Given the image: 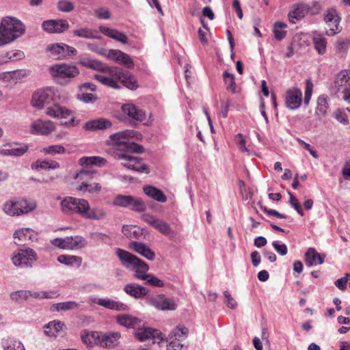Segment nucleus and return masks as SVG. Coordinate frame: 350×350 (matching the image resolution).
<instances>
[{
	"instance_id": "0e129e2a",
	"label": "nucleus",
	"mask_w": 350,
	"mask_h": 350,
	"mask_svg": "<svg viewBox=\"0 0 350 350\" xmlns=\"http://www.w3.org/2000/svg\"><path fill=\"white\" fill-rule=\"evenodd\" d=\"M96 16L99 19H109L111 17L109 10L106 8H98L94 10Z\"/></svg>"
},
{
	"instance_id": "2eb2a0df",
	"label": "nucleus",
	"mask_w": 350,
	"mask_h": 350,
	"mask_svg": "<svg viewBox=\"0 0 350 350\" xmlns=\"http://www.w3.org/2000/svg\"><path fill=\"white\" fill-rule=\"evenodd\" d=\"M142 218L146 223L152 226L163 234L168 235L172 231V228L169 224L152 215L146 213L142 215Z\"/></svg>"
},
{
	"instance_id": "b1692460",
	"label": "nucleus",
	"mask_w": 350,
	"mask_h": 350,
	"mask_svg": "<svg viewBox=\"0 0 350 350\" xmlns=\"http://www.w3.org/2000/svg\"><path fill=\"white\" fill-rule=\"evenodd\" d=\"M94 302L100 306L110 310H114L117 311H126L129 310L128 306L125 304L109 298L96 299L94 301Z\"/></svg>"
},
{
	"instance_id": "6e6d98bb",
	"label": "nucleus",
	"mask_w": 350,
	"mask_h": 350,
	"mask_svg": "<svg viewBox=\"0 0 350 350\" xmlns=\"http://www.w3.org/2000/svg\"><path fill=\"white\" fill-rule=\"evenodd\" d=\"M136 163L137 164H135V165H131L129 164V169L133 170L134 171H136V172H138L140 173H142V172H146V174L149 173V169H148V166L146 164L142 163L141 162L140 159L136 157Z\"/></svg>"
},
{
	"instance_id": "72a5a7b5",
	"label": "nucleus",
	"mask_w": 350,
	"mask_h": 350,
	"mask_svg": "<svg viewBox=\"0 0 350 350\" xmlns=\"http://www.w3.org/2000/svg\"><path fill=\"white\" fill-rule=\"evenodd\" d=\"M27 146H23L21 147H14L12 146L11 144H6L4 145L1 149H0V153L3 155L6 156H21L24 154L27 151Z\"/></svg>"
},
{
	"instance_id": "a211bd4d",
	"label": "nucleus",
	"mask_w": 350,
	"mask_h": 350,
	"mask_svg": "<svg viewBox=\"0 0 350 350\" xmlns=\"http://www.w3.org/2000/svg\"><path fill=\"white\" fill-rule=\"evenodd\" d=\"M150 304L158 310H174L177 304L172 299L167 298L164 295H159L150 299Z\"/></svg>"
},
{
	"instance_id": "c03bdc74",
	"label": "nucleus",
	"mask_w": 350,
	"mask_h": 350,
	"mask_svg": "<svg viewBox=\"0 0 350 350\" xmlns=\"http://www.w3.org/2000/svg\"><path fill=\"white\" fill-rule=\"evenodd\" d=\"M122 233L128 238H139L142 234V230L137 226L124 225L122 229Z\"/></svg>"
},
{
	"instance_id": "bf43d9fd",
	"label": "nucleus",
	"mask_w": 350,
	"mask_h": 350,
	"mask_svg": "<svg viewBox=\"0 0 350 350\" xmlns=\"http://www.w3.org/2000/svg\"><path fill=\"white\" fill-rule=\"evenodd\" d=\"M20 72L16 70L2 72L0 74V80L3 82H10L11 80L16 79Z\"/></svg>"
},
{
	"instance_id": "7ed1b4c3",
	"label": "nucleus",
	"mask_w": 350,
	"mask_h": 350,
	"mask_svg": "<svg viewBox=\"0 0 350 350\" xmlns=\"http://www.w3.org/2000/svg\"><path fill=\"white\" fill-rule=\"evenodd\" d=\"M116 254L124 267L135 272V278L142 280L147 278L149 266L146 262L120 248L116 249Z\"/></svg>"
},
{
	"instance_id": "39448f33",
	"label": "nucleus",
	"mask_w": 350,
	"mask_h": 350,
	"mask_svg": "<svg viewBox=\"0 0 350 350\" xmlns=\"http://www.w3.org/2000/svg\"><path fill=\"white\" fill-rule=\"evenodd\" d=\"M50 74L59 83H64L76 77L79 70L72 64H56L50 68Z\"/></svg>"
},
{
	"instance_id": "09e8293b",
	"label": "nucleus",
	"mask_w": 350,
	"mask_h": 350,
	"mask_svg": "<svg viewBox=\"0 0 350 350\" xmlns=\"http://www.w3.org/2000/svg\"><path fill=\"white\" fill-rule=\"evenodd\" d=\"M41 152L44 154H62L66 152V149L63 146L61 145H52L43 148Z\"/></svg>"
},
{
	"instance_id": "9d476101",
	"label": "nucleus",
	"mask_w": 350,
	"mask_h": 350,
	"mask_svg": "<svg viewBox=\"0 0 350 350\" xmlns=\"http://www.w3.org/2000/svg\"><path fill=\"white\" fill-rule=\"evenodd\" d=\"M53 244L62 249L73 250L85 247L87 241L81 236H70L64 239H55L53 241Z\"/></svg>"
},
{
	"instance_id": "a18cd8bd",
	"label": "nucleus",
	"mask_w": 350,
	"mask_h": 350,
	"mask_svg": "<svg viewBox=\"0 0 350 350\" xmlns=\"http://www.w3.org/2000/svg\"><path fill=\"white\" fill-rule=\"evenodd\" d=\"M313 43L315 49L320 55H323L326 51L327 40L321 35H315L313 37Z\"/></svg>"
},
{
	"instance_id": "412c9836",
	"label": "nucleus",
	"mask_w": 350,
	"mask_h": 350,
	"mask_svg": "<svg viewBox=\"0 0 350 350\" xmlns=\"http://www.w3.org/2000/svg\"><path fill=\"white\" fill-rule=\"evenodd\" d=\"M109 59H114L119 63H122L127 68H133L134 63L129 55L119 50L111 49L108 51L106 55Z\"/></svg>"
},
{
	"instance_id": "bb28decb",
	"label": "nucleus",
	"mask_w": 350,
	"mask_h": 350,
	"mask_svg": "<svg viewBox=\"0 0 350 350\" xmlns=\"http://www.w3.org/2000/svg\"><path fill=\"white\" fill-rule=\"evenodd\" d=\"M14 237L18 240V243H16V244L21 245L23 243L26 244L36 239V234L30 228H21L14 232Z\"/></svg>"
},
{
	"instance_id": "f03ea898",
	"label": "nucleus",
	"mask_w": 350,
	"mask_h": 350,
	"mask_svg": "<svg viewBox=\"0 0 350 350\" xmlns=\"http://www.w3.org/2000/svg\"><path fill=\"white\" fill-rule=\"evenodd\" d=\"M141 137L142 135L137 131L124 130L111 135L109 139L111 145L114 146L117 150L124 152L142 153L144 152L142 146L129 142V139H138Z\"/></svg>"
},
{
	"instance_id": "338daca9",
	"label": "nucleus",
	"mask_w": 350,
	"mask_h": 350,
	"mask_svg": "<svg viewBox=\"0 0 350 350\" xmlns=\"http://www.w3.org/2000/svg\"><path fill=\"white\" fill-rule=\"evenodd\" d=\"M79 306V304L75 301H66V302L59 303L57 304V310H67L77 308Z\"/></svg>"
},
{
	"instance_id": "5fc2aeb1",
	"label": "nucleus",
	"mask_w": 350,
	"mask_h": 350,
	"mask_svg": "<svg viewBox=\"0 0 350 350\" xmlns=\"http://www.w3.org/2000/svg\"><path fill=\"white\" fill-rule=\"evenodd\" d=\"M144 280L146 281L145 284L148 285H150L154 287L164 286V282L152 274L148 273L147 275V278Z\"/></svg>"
},
{
	"instance_id": "f8f14e48",
	"label": "nucleus",
	"mask_w": 350,
	"mask_h": 350,
	"mask_svg": "<svg viewBox=\"0 0 350 350\" xmlns=\"http://www.w3.org/2000/svg\"><path fill=\"white\" fill-rule=\"evenodd\" d=\"M46 51L50 53V56L54 59H64L68 57L75 55L77 50L64 43H56L49 45Z\"/></svg>"
},
{
	"instance_id": "79ce46f5",
	"label": "nucleus",
	"mask_w": 350,
	"mask_h": 350,
	"mask_svg": "<svg viewBox=\"0 0 350 350\" xmlns=\"http://www.w3.org/2000/svg\"><path fill=\"white\" fill-rule=\"evenodd\" d=\"M223 79L226 90L232 94L236 93L237 85L234 75L228 71H224L223 73Z\"/></svg>"
},
{
	"instance_id": "c9c22d12",
	"label": "nucleus",
	"mask_w": 350,
	"mask_h": 350,
	"mask_svg": "<svg viewBox=\"0 0 350 350\" xmlns=\"http://www.w3.org/2000/svg\"><path fill=\"white\" fill-rule=\"evenodd\" d=\"M100 335V332H90L86 329L83 330L81 332V338L83 342L89 346H92L94 345H98Z\"/></svg>"
},
{
	"instance_id": "8fccbe9b",
	"label": "nucleus",
	"mask_w": 350,
	"mask_h": 350,
	"mask_svg": "<svg viewBox=\"0 0 350 350\" xmlns=\"http://www.w3.org/2000/svg\"><path fill=\"white\" fill-rule=\"evenodd\" d=\"M144 325L139 327V329H136L137 331L135 333L136 338L143 342L151 337V329L148 327H143Z\"/></svg>"
},
{
	"instance_id": "603ef678",
	"label": "nucleus",
	"mask_w": 350,
	"mask_h": 350,
	"mask_svg": "<svg viewBox=\"0 0 350 350\" xmlns=\"http://www.w3.org/2000/svg\"><path fill=\"white\" fill-rule=\"evenodd\" d=\"M54 27V33H61L68 29L69 23L64 19L55 20Z\"/></svg>"
},
{
	"instance_id": "9b49d317",
	"label": "nucleus",
	"mask_w": 350,
	"mask_h": 350,
	"mask_svg": "<svg viewBox=\"0 0 350 350\" xmlns=\"http://www.w3.org/2000/svg\"><path fill=\"white\" fill-rule=\"evenodd\" d=\"M46 114L52 118H58L65 120L62 122V124H71L75 122L72 111L59 104L50 105L46 107Z\"/></svg>"
},
{
	"instance_id": "2f4dec72",
	"label": "nucleus",
	"mask_w": 350,
	"mask_h": 350,
	"mask_svg": "<svg viewBox=\"0 0 350 350\" xmlns=\"http://www.w3.org/2000/svg\"><path fill=\"white\" fill-rule=\"evenodd\" d=\"M99 30L101 33H103L104 35L113 38L117 41H119L122 43H126L128 41L127 36L124 34L122 32H120L119 31L116 29H113L109 27H107L103 25H100L99 27Z\"/></svg>"
},
{
	"instance_id": "49530a36",
	"label": "nucleus",
	"mask_w": 350,
	"mask_h": 350,
	"mask_svg": "<svg viewBox=\"0 0 350 350\" xmlns=\"http://www.w3.org/2000/svg\"><path fill=\"white\" fill-rule=\"evenodd\" d=\"M114 157L116 159L124 161L122 164L127 168H129V164L131 165H135V164H137L136 163V157L129 155L128 152L115 153Z\"/></svg>"
},
{
	"instance_id": "cd10ccee",
	"label": "nucleus",
	"mask_w": 350,
	"mask_h": 350,
	"mask_svg": "<svg viewBox=\"0 0 350 350\" xmlns=\"http://www.w3.org/2000/svg\"><path fill=\"white\" fill-rule=\"evenodd\" d=\"M124 291L130 296L136 299L141 298L147 295L148 290L137 284L131 283L124 286Z\"/></svg>"
},
{
	"instance_id": "3c124183",
	"label": "nucleus",
	"mask_w": 350,
	"mask_h": 350,
	"mask_svg": "<svg viewBox=\"0 0 350 350\" xmlns=\"http://www.w3.org/2000/svg\"><path fill=\"white\" fill-rule=\"evenodd\" d=\"M81 64L85 67L99 70L100 72L105 66L103 64L96 59H85L81 61Z\"/></svg>"
},
{
	"instance_id": "7c9ffc66",
	"label": "nucleus",
	"mask_w": 350,
	"mask_h": 350,
	"mask_svg": "<svg viewBox=\"0 0 350 350\" xmlns=\"http://www.w3.org/2000/svg\"><path fill=\"white\" fill-rule=\"evenodd\" d=\"M111 123L109 120L105 118H99L87 122L83 129L86 131H94L96 130H103L111 127Z\"/></svg>"
},
{
	"instance_id": "4c0bfd02",
	"label": "nucleus",
	"mask_w": 350,
	"mask_h": 350,
	"mask_svg": "<svg viewBox=\"0 0 350 350\" xmlns=\"http://www.w3.org/2000/svg\"><path fill=\"white\" fill-rule=\"evenodd\" d=\"M97 31L88 27H81L72 31V35L75 37L87 38V39H98Z\"/></svg>"
},
{
	"instance_id": "423d86ee",
	"label": "nucleus",
	"mask_w": 350,
	"mask_h": 350,
	"mask_svg": "<svg viewBox=\"0 0 350 350\" xmlns=\"http://www.w3.org/2000/svg\"><path fill=\"white\" fill-rule=\"evenodd\" d=\"M120 76H122V68L105 66L99 74L94 75V78L104 85L118 89L120 88Z\"/></svg>"
},
{
	"instance_id": "20e7f679",
	"label": "nucleus",
	"mask_w": 350,
	"mask_h": 350,
	"mask_svg": "<svg viewBox=\"0 0 350 350\" xmlns=\"http://www.w3.org/2000/svg\"><path fill=\"white\" fill-rule=\"evenodd\" d=\"M25 25L18 18L5 16L0 23V36L6 44L12 43L25 33Z\"/></svg>"
},
{
	"instance_id": "f257e3e1",
	"label": "nucleus",
	"mask_w": 350,
	"mask_h": 350,
	"mask_svg": "<svg viewBox=\"0 0 350 350\" xmlns=\"http://www.w3.org/2000/svg\"><path fill=\"white\" fill-rule=\"evenodd\" d=\"M62 211L64 213H75L88 219L100 220L104 219L107 213L100 207L90 208L88 200L81 198L68 197L62 202Z\"/></svg>"
},
{
	"instance_id": "5701e85b",
	"label": "nucleus",
	"mask_w": 350,
	"mask_h": 350,
	"mask_svg": "<svg viewBox=\"0 0 350 350\" xmlns=\"http://www.w3.org/2000/svg\"><path fill=\"white\" fill-rule=\"evenodd\" d=\"M122 109L125 115L133 120L140 122L146 120V116L144 111L133 104H124L122 105Z\"/></svg>"
},
{
	"instance_id": "680f3d73",
	"label": "nucleus",
	"mask_w": 350,
	"mask_h": 350,
	"mask_svg": "<svg viewBox=\"0 0 350 350\" xmlns=\"http://www.w3.org/2000/svg\"><path fill=\"white\" fill-rule=\"evenodd\" d=\"M224 296L225 298L224 303L226 304V306L230 309H235L237 306V302L234 298L232 297L230 293L228 291H226L224 293Z\"/></svg>"
},
{
	"instance_id": "69168bd1",
	"label": "nucleus",
	"mask_w": 350,
	"mask_h": 350,
	"mask_svg": "<svg viewBox=\"0 0 350 350\" xmlns=\"http://www.w3.org/2000/svg\"><path fill=\"white\" fill-rule=\"evenodd\" d=\"M340 21V18L338 16L337 12L334 8H329L326 11L325 14V22H332V21Z\"/></svg>"
},
{
	"instance_id": "a878e982",
	"label": "nucleus",
	"mask_w": 350,
	"mask_h": 350,
	"mask_svg": "<svg viewBox=\"0 0 350 350\" xmlns=\"http://www.w3.org/2000/svg\"><path fill=\"white\" fill-rule=\"evenodd\" d=\"M117 322L127 328L139 329L143 325L141 319L129 314H121L117 317Z\"/></svg>"
},
{
	"instance_id": "0eeeda50",
	"label": "nucleus",
	"mask_w": 350,
	"mask_h": 350,
	"mask_svg": "<svg viewBox=\"0 0 350 350\" xmlns=\"http://www.w3.org/2000/svg\"><path fill=\"white\" fill-rule=\"evenodd\" d=\"M35 208V203L29 202L23 199L18 201L10 200L3 205L4 212L10 216L25 214L33 211Z\"/></svg>"
},
{
	"instance_id": "774afa93",
	"label": "nucleus",
	"mask_w": 350,
	"mask_h": 350,
	"mask_svg": "<svg viewBox=\"0 0 350 350\" xmlns=\"http://www.w3.org/2000/svg\"><path fill=\"white\" fill-rule=\"evenodd\" d=\"M272 245L275 251L281 256H284L288 252L287 247L285 244H279L278 241H273Z\"/></svg>"
},
{
	"instance_id": "13d9d810",
	"label": "nucleus",
	"mask_w": 350,
	"mask_h": 350,
	"mask_svg": "<svg viewBox=\"0 0 350 350\" xmlns=\"http://www.w3.org/2000/svg\"><path fill=\"white\" fill-rule=\"evenodd\" d=\"M313 91V83L310 79L306 81L305 88V95H304V103L308 105L311 98L312 93Z\"/></svg>"
},
{
	"instance_id": "37998d69",
	"label": "nucleus",
	"mask_w": 350,
	"mask_h": 350,
	"mask_svg": "<svg viewBox=\"0 0 350 350\" xmlns=\"http://www.w3.org/2000/svg\"><path fill=\"white\" fill-rule=\"evenodd\" d=\"M328 109V103L327 96L325 95L320 96L317 99V107L315 113L318 116L324 117L327 113Z\"/></svg>"
},
{
	"instance_id": "6e6552de",
	"label": "nucleus",
	"mask_w": 350,
	"mask_h": 350,
	"mask_svg": "<svg viewBox=\"0 0 350 350\" xmlns=\"http://www.w3.org/2000/svg\"><path fill=\"white\" fill-rule=\"evenodd\" d=\"M55 93L52 88H46L36 91L31 98V104L33 107L42 109L52 105L55 101Z\"/></svg>"
},
{
	"instance_id": "393cba45",
	"label": "nucleus",
	"mask_w": 350,
	"mask_h": 350,
	"mask_svg": "<svg viewBox=\"0 0 350 350\" xmlns=\"http://www.w3.org/2000/svg\"><path fill=\"white\" fill-rule=\"evenodd\" d=\"M94 302L100 306L110 310H114L117 311H126L129 310L128 306L125 304L109 298L96 299L94 301Z\"/></svg>"
},
{
	"instance_id": "6ab92c4d",
	"label": "nucleus",
	"mask_w": 350,
	"mask_h": 350,
	"mask_svg": "<svg viewBox=\"0 0 350 350\" xmlns=\"http://www.w3.org/2000/svg\"><path fill=\"white\" fill-rule=\"evenodd\" d=\"M30 129L32 134L47 135L55 130V126L51 121L37 120L31 124Z\"/></svg>"
},
{
	"instance_id": "052dcab7",
	"label": "nucleus",
	"mask_w": 350,
	"mask_h": 350,
	"mask_svg": "<svg viewBox=\"0 0 350 350\" xmlns=\"http://www.w3.org/2000/svg\"><path fill=\"white\" fill-rule=\"evenodd\" d=\"M78 99L85 103H94L97 100V96L91 93L81 92L77 95Z\"/></svg>"
},
{
	"instance_id": "e2e57ef3",
	"label": "nucleus",
	"mask_w": 350,
	"mask_h": 350,
	"mask_svg": "<svg viewBox=\"0 0 350 350\" xmlns=\"http://www.w3.org/2000/svg\"><path fill=\"white\" fill-rule=\"evenodd\" d=\"M57 8L62 12H69L74 9V5L70 1L62 0L57 3Z\"/></svg>"
},
{
	"instance_id": "ea45409f",
	"label": "nucleus",
	"mask_w": 350,
	"mask_h": 350,
	"mask_svg": "<svg viewBox=\"0 0 350 350\" xmlns=\"http://www.w3.org/2000/svg\"><path fill=\"white\" fill-rule=\"evenodd\" d=\"M121 79L120 83L124 86L126 87L130 90H135L137 88L138 85L137 80L131 73L128 71H124L122 70V76H120Z\"/></svg>"
},
{
	"instance_id": "4468645a",
	"label": "nucleus",
	"mask_w": 350,
	"mask_h": 350,
	"mask_svg": "<svg viewBox=\"0 0 350 350\" xmlns=\"http://www.w3.org/2000/svg\"><path fill=\"white\" fill-rule=\"evenodd\" d=\"M98 176L97 172L89 170H81L80 172L76 173L74 178L77 180L78 183H81V184L77 187V189L82 191L85 189H88V187H91L90 182Z\"/></svg>"
},
{
	"instance_id": "dca6fc26",
	"label": "nucleus",
	"mask_w": 350,
	"mask_h": 350,
	"mask_svg": "<svg viewBox=\"0 0 350 350\" xmlns=\"http://www.w3.org/2000/svg\"><path fill=\"white\" fill-rule=\"evenodd\" d=\"M302 102V92L299 88H292L286 92L285 104L290 109H298Z\"/></svg>"
},
{
	"instance_id": "1a4fd4ad",
	"label": "nucleus",
	"mask_w": 350,
	"mask_h": 350,
	"mask_svg": "<svg viewBox=\"0 0 350 350\" xmlns=\"http://www.w3.org/2000/svg\"><path fill=\"white\" fill-rule=\"evenodd\" d=\"M113 205L128 208L131 211L137 212H143L146 208L142 199L124 195H118L116 196L113 200Z\"/></svg>"
},
{
	"instance_id": "f704fd0d",
	"label": "nucleus",
	"mask_w": 350,
	"mask_h": 350,
	"mask_svg": "<svg viewBox=\"0 0 350 350\" xmlns=\"http://www.w3.org/2000/svg\"><path fill=\"white\" fill-rule=\"evenodd\" d=\"M144 192L148 197L160 202H165L167 201V197L164 193L153 186H145L144 187Z\"/></svg>"
},
{
	"instance_id": "f3484780",
	"label": "nucleus",
	"mask_w": 350,
	"mask_h": 350,
	"mask_svg": "<svg viewBox=\"0 0 350 350\" xmlns=\"http://www.w3.org/2000/svg\"><path fill=\"white\" fill-rule=\"evenodd\" d=\"M42 295L40 296L39 293H32L29 291H18L16 292H14L11 293L10 297L12 300H14L17 302H21L24 299H27L29 297H34L36 298H46V299H53L57 295L56 292H42Z\"/></svg>"
},
{
	"instance_id": "58836bf2",
	"label": "nucleus",
	"mask_w": 350,
	"mask_h": 350,
	"mask_svg": "<svg viewBox=\"0 0 350 350\" xmlns=\"http://www.w3.org/2000/svg\"><path fill=\"white\" fill-rule=\"evenodd\" d=\"M79 162L81 165H94L97 166H103L107 163V160L105 158L98 156L83 157L79 159Z\"/></svg>"
},
{
	"instance_id": "ddd939ff",
	"label": "nucleus",
	"mask_w": 350,
	"mask_h": 350,
	"mask_svg": "<svg viewBox=\"0 0 350 350\" xmlns=\"http://www.w3.org/2000/svg\"><path fill=\"white\" fill-rule=\"evenodd\" d=\"M36 260V252L30 248L19 249L12 257V262L16 266L27 267Z\"/></svg>"
},
{
	"instance_id": "4d7b16f0",
	"label": "nucleus",
	"mask_w": 350,
	"mask_h": 350,
	"mask_svg": "<svg viewBox=\"0 0 350 350\" xmlns=\"http://www.w3.org/2000/svg\"><path fill=\"white\" fill-rule=\"evenodd\" d=\"M336 49L340 53H345L350 47V38L339 39L336 42Z\"/></svg>"
},
{
	"instance_id": "c85d7f7f",
	"label": "nucleus",
	"mask_w": 350,
	"mask_h": 350,
	"mask_svg": "<svg viewBox=\"0 0 350 350\" xmlns=\"http://www.w3.org/2000/svg\"><path fill=\"white\" fill-rule=\"evenodd\" d=\"M44 327L45 334L51 337H56L60 332H64L66 328L65 323L60 321H51Z\"/></svg>"
},
{
	"instance_id": "a19ab883",
	"label": "nucleus",
	"mask_w": 350,
	"mask_h": 350,
	"mask_svg": "<svg viewBox=\"0 0 350 350\" xmlns=\"http://www.w3.org/2000/svg\"><path fill=\"white\" fill-rule=\"evenodd\" d=\"M2 345L4 350H25L21 342L12 338L3 339Z\"/></svg>"
},
{
	"instance_id": "aec40b11",
	"label": "nucleus",
	"mask_w": 350,
	"mask_h": 350,
	"mask_svg": "<svg viewBox=\"0 0 350 350\" xmlns=\"http://www.w3.org/2000/svg\"><path fill=\"white\" fill-rule=\"evenodd\" d=\"M129 248L148 260H152L155 258L154 252L144 243L132 241L129 243Z\"/></svg>"
},
{
	"instance_id": "864d4df0",
	"label": "nucleus",
	"mask_w": 350,
	"mask_h": 350,
	"mask_svg": "<svg viewBox=\"0 0 350 350\" xmlns=\"http://www.w3.org/2000/svg\"><path fill=\"white\" fill-rule=\"evenodd\" d=\"M340 21H332V22H325L329 29H326V34L327 36H334L341 31L339 27Z\"/></svg>"
},
{
	"instance_id": "e433bc0d",
	"label": "nucleus",
	"mask_w": 350,
	"mask_h": 350,
	"mask_svg": "<svg viewBox=\"0 0 350 350\" xmlns=\"http://www.w3.org/2000/svg\"><path fill=\"white\" fill-rule=\"evenodd\" d=\"M57 260L62 264L68 266L79 267L82 264V258L77 256L72 255H59L57 257Z\"/></svg>"
},
{
	"instance_id": "de8ad7c7",
	"label": "nucleus",
	"mask_w": 350,
	"mask_h": 350,
	"mask_svg": "<svg viewBox=\"0 0 350 350\" xmlns=\"http://www.w3.org/2000/svg\"><path fill=\"white\" fill-rule=\"evenodd\" d=\"M287 25L284 23L278 21L273 25V33L278 40H282L286 35V31L284 30Z\"/></svg>"
},
{
	"instance_id": "c756f323",
	"label": "nucleus",
	"mask_w": 350,
	"mask_h": 350,
	"mask_svg": "<svg viewBox=\"0 0 350 350\" xmlns=\"http://www.w3.org/2000/svg\"><path fill=\"white\" fill-rule=\"evenodd\" d=\"M325 257V255L320 254L315 249L311 247L305 254L306 262L310 267L321 265L324 262Z\"/></svg>"
},
{
	"instance_id": "473e14b6",
	"label": "nucleus",
	"mask_w": 350,
	"mask_h": 350,
	"mask_svg": "<svg viewBox=\"0 0 350 350\" xmlns=\"http://www.w3.org/2000/svg\"><path fill=\"white\" fill-rule=\"evenodd\" d=\"M342 87H345V89L350 87V72L342 70L336 75L334 80V88L336 92L340 91Z\"/></svg>"
},
{
	"instance_id": "4be33fe9",
	"label": "nucleus",
	"mask_w": 350,
	"mask_h": 350,
	"mask_svg": "<svg viewBox=\"0 0 350 350\" xmlns=\"http://www.w3.org/2000/svg\"><path fill=\"white\" fill-rule=\"evenodd\" d=\"M120 338L119 332H110L104 334L100 332L99 336L98 345L105 348H112L118 344V340Z\"/></svg>"
}]
</instances>
